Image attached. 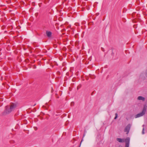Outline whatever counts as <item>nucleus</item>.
<instances>
[{
	"label": "nucleus",
	"mask_w": 147,
	"mask_h": 147,
	"mask_svg": "<svg viewBox=\"0 0 147 147\" xmlns=\"http://www.w3.org/2000/svg\"><path fill=\"white\" fill-rule=\"evenodd\" d=\"M16 107V105L14 103H12L10 105H7L5 107V109L2 113L3 115H5L10 113L13 111Z\"/></svg>",
	"instance_id": "obj_1"
},
{
	"label": "nucleus",
	"mask_w": 147,
	"mask_h": 147,
	"mask_svg": "<svg viewBox=\"0 0 147 147\" xmlns=\"http://www.w3.org/2000/svg\"><path fill=\"white\" fill-rule=\"evenodd\" d=\"M131 125L130 124H128L125 127L124 131L126 132V134H128L129 132L131 127Z\"/></svg>",
	"instance_id": "obj_2"
},
{
	"label": "nucleus",
	"mask_w": 147,
	"mask_h": 147,
	"mask_svg": "<svg viewBox=\"0 0 147 147\" xmlns=\"http://www.w3.org/2000/svg\"><path fill=\"white\" fill-rule=\"evenodd\" d=\"M137 99L139 100H142L143 101H144L145 100V98L141 96H138Z\"/></svg>",
	"instance_id": "obj_3"
},
{
	"label": "nucleus",
	"mask_w": 147,
	"mask_h": 147,
	"mask_svg": "<svg viewBox=\"0 0 147 147\" xmlns=\"http://www.w3.org/2000/svg\"><path fill=\"white\" fill-rule=\"evenodd\" d=\"M46 34L48 37L50 38L51 37V36L52 33L50 31H47Z\"/></svg>",
	"instance_id": "obj_4"
},
{
	"label": "nucleus",
	"mask_w": 147,
	"mask_h": 147,
	"mask_svg": "<svg viewBox=\"0 0 147 147\" xmlns=\"http://www.w3.org/2000/svg\"><path fill=\"white\" fill-rule=\"evenodd\" d=\"M144 114L142 112L140 113L135 115V118H137L144 115Z\"/></svg>",
	"instance_id": "obj_5"
},
{
	"label": "nucleus",
	"mask_w": 147,
	"mask_h": 147,
	"mask_svg": "<svg viewBox=\"0 0 147 147\" xmlns=\"http://www.w3.org/2000/svg\"><path fill=\"white\" fill-rule=\"evenodd\" d=\"M117 140L119 142H123L124 141L123 139L120 138H117Z\"/></svg>",
	"instance_id": "obj_6"
},
{
	"label": "nucleus",
	"mask_w": 147,
	"mask_h": 147,
	"mask_svg": "<svg viewBox=\"0 0 147 147\" xmlns=\"http://www.w3.org/2000/svg\"><path fill=\"white\" fill-rule=\"evenodd\" d=\"M146 107H144L142 111V113H143L144 114V115L145 113V112L146 111Z\"/></svg>",
	"instance_id": "obj_7"
},
{
	"label": "nucleus",
	"mask_w": 147,
	"mask_h": 147,
	"mask_svg": "<svg viewBox=\"0 0 147 147\" xmlns=\"http://www.w3.org/2000/svg\"><path fill=\"white\" fill-rule=\"evenodd\" d=\"M130 141V138L129 137L127 138L125 140V143H129Z\"/></svg>",
	"instance_id": "obj_8"
},
{
	"label": "nucleus",
	"mask_w": 147,
	"mask_h": 147,
	"mask_svg": "<svg viewBox=\"0 0 147 147\" xmlns=\"http://www.w3.org/2000/svg\"><path fill=\"white\" fill-rule=\"evenodd\" d=\"M129 143H125V147H129Z\"/></svg>",
	"instance_id": "obj_9"
},
{
	"label": "nucleus",
	"mask_w": 147,
	"mask_h": 147,
	"mask_svg": "<svg viewBox=\"0 0 147 147\" xmlns=\"http://www.w3.org/2000/svg\"><path fill=\"white\" fill-rule=\"evenodd\" d=\"M115 117L114 118V119H116L117 118V117L118 115H117V113H116L115 114Z\"/></svg>",
	"instance_id": "obj_10"
},
{
	"label": "nucleus",
	"mask_w": 147,
	"mask_h": 147,
	"mask_svg": "<svg viewBox=\"0 0 147 147\" xmlns=\"http://www.w3.org/2000/svg\"><path fill=\"white\" fill-rule=\"evenodd\" d=\"M144 128H143V130L142 131V134H144Z\"/></svg>",
	"instance_id": "obj_11"
},
{
	"label": "nucleus",
	"mask_w": 147,
	"mask_h": 147,
	"mask_svg": "<svg viewBox=\"0 0 147 147\" xmlns=\"http://www.w3.org/2000/svg\"><path fill=\"white\" fill-rule=\"evenodd\" d=\"M85 135H86L85 133H84L83 138L84 137V136H85ZM82 141H83V138H82V141L81 142H81Z\"/></svg>",
	"instance_id": "obj_12"
},
{
	"label": "nucleus",
	"mask_w": 147,
	"mask_h": 147,
	"mask_svg": "<svg viewBox=\"0 0 147 147\" xmlns=\"http://www.w3.org/2000/svg\"><path fill=\"white\" fill-rule=\"evenodd\" d=\"M145 75L147 77V70L145 72Z\"/></svg>",
	"instance_id": "obj_13"
},
{
	"label": "nucleus",
	"mask_w": 147,
	"mask_h": 147,
	"mask_svg": "<svg viewBox=\"0 0 147 147\" xmlns=\"http://www.w3.org/2000/svg\"><path fill=\"white\" fill-rule=\"evenodd\" d=\"M101 50L103 51H104V49L103 48L101 47Z\"/></svg>",
	"instance_id": "obj_14"
},
{
	"label": "nucleus",
	"mask_w": 147,
	"mask_h": 147,
	"mask_svg": "<svg viewBox=\"0 0 147 147\" xmlns=\"http://www.w3.org/2000/svg\"><path fill=\"white\" fill-rule=\"evenodd\" d=\"M86 132H87V131H86V130H84V133H85V134H86Z\"/></svg>",
	"instance_id": "obj_15"
},
{
	"label": "nucleus",
	"mask_w": 147,
	"mask_h": 147,
	"mask_svg": "<svg viewBox=\"0 0 147 147\" xmlns=\"http://www.w3.org/2000/svg\"><path fill=\"white\" fill-rule=\"evenodd\" d=\"M142 74L140 75V77H141V78L142 77Z\"/></svg>",
	"instance_id": "obj_16"
},
{
	"label": "nucleus",
	"mask_w": 147,
	"mask_h": 147,
	"mask_svg": "<svg viewBox=\"0 0 147 147\" xmlns=\"http://www.w3.org/2000/svg\"><path fill=\"white\" fill-rule=\"evenodd\" d=\"M74 103V102H72L71 103V105H72V104H73Z\"/></svg>",
	"instance_id": "obj_17"
},
{
	"label": "nucleus",
	"mask_w": 147,
	"mask_h": 147,
	"mask_svg": "<svg viewBox=\"0 0 147 147\" xmlns=\"http://www.w3.org/2000/svg\"><path fill=\"white\" fill-rule=\"evenodd\" d=\"M43 108H44V107H45V106H43Z\"/></svg>",
	"instance_id": "obj_18"
},
{
	"label": "nucleus",
	"mask_w": 147,
	"mask_h": 147,
	"mask_svg": "<svg viewBox=\"0 0 147 147\" xmlns=\"http://www.w3.org/2000/svg\"><path fill=\"white\" fill-rule=\"evenodd\" d=\"M36 105V104H35L33 105V106H35Z\"/></svg>",
	"instance_id": "obj_19"
},
{
	"label": "nucleus",
	"mask_w": 147,
	"mask_h": 147,
	"mask_svg": "<svg viewBox=\"0 0 147 147\" xmlns=\"http://www.w3.org/2000/svg\"><path fill=\"white\" fill-rule=\"evenodd\" d=\"M146 107H147V106H146Z\"/></svg>",
	"instance_id": "obj_20"
}]
</instances>
